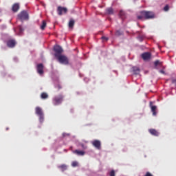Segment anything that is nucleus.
Listing matches in <instances>:
<instances>
[{
	"label": "nucleus",
	"mask_w": 176,
	"mask_h": 176,
	"mask_svg": "<svg viewBox=\"0 0 176 176\" xmlns=\"http://www.w3.org/2000/svg\"><path fill=\"white\" fill-rule=\"evenodd\" d=\"M7 46H8V47H13L14 46H16V41L13 39L8 40L7 42Z\"/></svg>",
	"instance_id": "nucleus-10"
},
{
	"label": "nucleus",
	"mask_w": 176,
	"mask_h": 176,
	"mask_svg": "<svg viewBox=\"0 0 176 176\" xmlns=\"http://www.w3.org/2000/svg\"><path fill=\"white\" fill-rule=\"evenodd\" d=\"M84 80L85 82H89V78H85Z\"/></svg>",
	"instance_id": "nucleus-36"
},
{
	"label": "nucleus",
	"mask_w": 176,
	"mask_h": 176,
	"mask_svg": "<svg viewBox=\"0 0 176 176\" xmlns=\"http://www.w3.org/2000/svg\"><path fill=\"white\" fill-rule=\"evenodd\" d=\"M72 167H78L79 166V163L76 161H74L72 163Z\"/></svg>",
	"instance_id": "nucleus-23"
},
{
	"label": "nucleus",
	"mask_w": 176,
	"mask_h": 176,
	"mask_svg": "<svg viewBox=\"0 0 176 176\" xmlns=\"http://www.w3.org/2000/svg\"><path fill=\"white\" fill-rule=\"evenodd\" d=\"M172 83H173V85H175L176 86V79H173L172 80Z\"/></svg>",
	"instance_id": "nucleus-34"
},
{
	"label": "nucleus",
	"mask_w": 176,
	"mask_h": 176,
	"mask_svg": "<svg viewBox=\"0 0 176 176\" xmlns=\"http://www.w3.org/2000/svg\"><path fill=\"white\" fill-rule=\"evenodd\" d=\"M36 69L39 75H43V64L39 63L36 66Z\"/></svg>",
	"instance_id": "nucleus-9"
},
{
	"label": "nucleus",
	"mask_w": 176,
	"mask_h": 176,
	"mask_svg": "<svg viewBox=\"0 0 176 176\" xmlns=\"http://www.w3.org/2000/svg\"><path fill=\"white\" fill-rule=\"evenodd\" d=\"M54 51L55 52L54 56L55 57H58V56H61L63 54V48L59 45H55L54 47Z\"/></svg>",
	"instance_id": "nucleus-6"
},
{
	"label": "nucleus",
	"mask_w": 176,
	"mask_h": 176,
	"mask_svg": "<svg viewBox=\"0 0 176 176\" xmlns=\"http://www.w3.org/2000/svg\"><path fill=\"white\" fill-rule=\"evenodd\" d=\"M140 14L141 15L138 16V20H142V19H153L155 17L153 12L149 11H142Z\"/></svg>",
	"instance_id": "nucleus-1"
},
{
	"label": "nucleus",
	"mask_w": 176,
	"mask_h": 176,
	"mask_svg": "<svg viewBox=\"0 0 176 176\" xmlns=\"http://www.w3.org/2000/svg\"><path fill=\"white\" fill-rule=\"evenodd\" d=\"M2 15V10L0 8V16Z\"/></svg>",
	"instance_id": "nucleus-38"
},
{
	"label": "nucleus",
	"mask_w": 176,
	"mask_h": 176,
	"mask_svg": "<svg viewBox=\"0 0 176 176\" xmlns=\"http://www.w3.org/2000/svg\"><path fill=\"white\" fill-rule=\"evenodd\" d=\"M152 104V102H150V107L151 109V112H153V116H156V109L157 107L156 106H153Z\"/></svg>",
	"instance_id": "nucleus-11"
},
{
	"label": "nucleus",
	"mask_w": 176,
	"mask_h": 176,
	"mask_svg": "<svg viewBox=\"0 0 176 176\" xmlns=\"http://www.w3.org/2000/svg\"><path fill=\"white\" fill-rule=\"evenodd\" d=\"M46 28V21H43L42 25H41V30H45Z\"/></svg>",
	"instance_id": "nucleus-21"
},
{
	"label": "nucleus",
	"mask_w": 176,
	"mask_h": 176,
	"mask_svg": "<svg viewBox=\"0 0 176 176\" xmlns=\"http://www.w3.org/2000/svg\"><path fill=\"white\" fill-rule=\"evenodd\" d=\"M19 35H21V34H23V32H24V28H23V27L21 26H19Z\"/></svg>",
	"instance_id": "nucleus-25"
},
{
	"label": "nucleus",
	"mask_w": 176,
	"mask_h": 176,
	"mask_svg": "<svg viewBox=\"0 0 176 176\" xmlns=\"http://www.w3.org/2000/svg\"><path fill=\"white\" fill-rule=\"evenodd\" d=\"M58 89H61V86H60V85H58Z\"/></svg>",
	"instance_id": "nucleus-39"
},
{
	"label": "nucleus",
	"mask_w": 176,
	"mask_h": 176,
	"mask_svg": "<svg viewBox=\"0 0 176 176\" xmlns=\"http://www.w3.org/2000/svg\"><path fill=\"white\" fill-rule=\"evenodd\" d=\"M91 144L96 148V149H101V142L100 140H95L91 142Z\"/></svg>",
	"instance_id": "nucleus-8"
},
{
	"label": "nucleus",
	"mask_w": 176,
	"mask_h": 176,
	"mask_svg": "<svg viewBox=\"0 0 176 176\" xmlns=\"http://www.w3.org/2000/svg\"><path fill=\"white\" fill-rule=\"evenodd\" d=\"M58 168H59V170H60L61 171H65V170L68 168V166L65 164H62V165H58Z\"/></svg>",
	"instance_id": "nucleus-15"
},
{
	"label": "nucleus",
	"mask_w": 176,
	"mask_h": 176,
	"mask_svg": "<svg viewBox=\"0 0 176 176\" xmlns=\"http://www.w3.org/2000/svg\"><path fill=\"white\" fill-rule=\"evenodd\" d=\"M148 131L150 133H151L152 135H155L156 137H157V135H159V132L155 129H149Z\"/></svg>",
	"instance_id": "nucleus-17"
},
{
	"label": "nucleus",
	"mask_w": 176,
	"mask_h": 176,
	"mask_svg": "<svg viewBox=\"0 0 176 176\" xmlns=\"http://www.w3.org/2000/svg\"><path fill=\"white\" fill-rule=\"evenodd\" d=\"M13 60L14 61H15V63H17V61H19V58H17V57H14Z\"/></svg>",
	"instance_id": "nucleus-32"
},
{
	"label": "nucleus",
	"mask_w": 176,
	"mask_h": 176,
	"mask_svg": "<svg viewBox=\"0 0 176 176\" xmlns=\"http://www.w3.org/2000/svg\"><path fill=\"white\" fill-rule=\"evenodd\" d=\"M68 12V9L65 7L58 6L57 9V12L59 16H62V14H65Z\"/></svg>",
	"instance_id": "nucleus-7"
},
{
	"label": "nucleus",
	"mask_w": 176,
	"mask_h": 176,
	"mask_svg": "<svg viewBox=\"0 0 176 176\" xmlns=\"http://www.w3.org/2000/svg\"><path fill=\"white\" fill-rule=\"evenodd\" d=\"M74 153H76L78 156H85L86 153L83 151L75 150Z\"/></svg>",
	"instance_id": "nucleus-14"
},
{
	"label": "nucleus",
	"mask_w": 176,
	"mask_h": 176,
	"mask_svg": "<svg viewBox=\"0 0 176 176\" xmlns=\"http://www.w3.org/2000/svg\"><path fill=\"white\" fill-rule=\"evenodd\" d=\"M160 64V61H159V60H156V61L154 63L155 67L158 66Z\"/></svg>",
	"instance_id": "nucleus-29"
},
{
	"label": "nucleus",
	"mask_w": 176,
	"mask_h": 176,
	"mask_svg": "<svg viewBox=\"0 0 176 176\" xmlns=\"http://www.w3.org/2000/svg\"><path fill=\"white\" fill-rule=\"evenodd\" d=\"M41 97V98L45 100V99L47 98L48 96H47V94H46V93H42Z\"/></svg>",
	"instance_id": "nucleus-22"
},
{
	"label": "nucleus",
	"mask_w": 176,
	"mask_h": 176,
	"mask_svg": "<svg viewBox=\"0 0 176 176\" xmlns=\"http://www.w3.org/2000/svg\"><path fill=\"white\" fill-rule=\"evenodd\" d=\"M35 112L36 115L39 118L40 123H43V121L45 120V114H43V110H42V108L39 107H36Z\"/></svg>",
	"instance_id": "nucleus-3"
},
{
	"label": "nucleus",
	"mask_w": 176,
	"mask_h": 176,
	"mask_svg": "<svg viewBox=\"0 0 176 176\" xmlns=\"http://www.w3.org/2000/svg\"><path fill=\"white\" fill-rule=\"evenodd\" d=\"M110 176H115V170H113L110 172Z\"/></svg>",
	"instance_id": "nucleus-30"
},
{
	"label": "nucleus",
	"mask_w": 176,
	"mask_h": 176,
	"mask_svg": "<svg viewBox=\"0 0 176 176\" xmlns=\"http://www.w3.org/2000/svg\"><path fill=\"white\" fill-rule=\"evenodd\" d=\"M63 98H64L63 95L55 96L52 100L54 105H60L63 102Z\"/></svg>",
	"instance_id": "nucleus-5"
},
{
	"label": "nucleus",
	"mask_w": 176,
	"mask_h": 176,
	"mask_svg": "<svg viewBox=\"0 0 176 176\" xmlns=\"http://www.w3.org/2000/svg\"><path fill=\"white\" fill-rule=\"evenodd\" d=\"M107 14H113V9L109 8L106 10Z\"/></svg>",
	"instance_id": "nucleus-20"
},
{
	"label": "nucleus",
	"mask_w": 176,
	"mask_h": 176,
	"mask_svg": "<svg viewBox=\"0 0 176 176\" xmlns=\"http://www.w3.org/2000/svg\"><path fill=\"white\" fill-rule=\"evenodd\" d=\"M119 16L121 17V19H124L126 17V13L123 10H120L119 12Z\"/></svg>",
	"instance_id": "nucleus-19"
},
{
	"label": "nucleus",
	"mask_w": 176,
	"mask_h": 176,
	"mask_svg": "<svg viewBox=\"0 0 176 176\" xmlns=\"http://www.w3.org/2000/svg\"><path fill=\"white\" fill-rule=\"evenodd\" d=\"M123 32L120 30H117L116 32V36H120V35H122Z\"/></svg>",
	"instance_id": "nucleus-24"
},
{
	"label": "nucleus",
	"mask_w": 176,
	"mask_h": 176,
	"mask_svg": "<svg viewBox=\"0 0 176 176\" xmlns=\"http://www.w3.org/2000/svg\"><path fill=\"white\" fill-rule=\"evenodd\" d=\"M6 130H9V128H6Z\"/></svg>",
	"instance_id": "nucleus-41"
},
{
	"label": "nucleus",
	"mask_w": 176,
	"mask_h": 176,
	"mask_svg": "<svg viewBox=\"0 0 176 176\" xmlns=\"http://www.w3.org/2000/svg\"><path fill=\"white\" fill-rule=\"evenodd\" d=\"M80 146H81L82 149H87V146L83 144L82 143H80Z\"/></svg>",
	"instance_id": "nucleus-27"
},
{
	"label": "nucleus",
	"mask_w": 176,
	"mask_h": 176,
	"mask_svg": "<svg viewBox=\"0 0 176 176\" xmlns=\"http://www.w3.org/2000/svg\"><path fill=\"white\" fill-rule=\"evenodd\" d=\"M56 58H57L60 64H63V65H69V59L66 56L63 54L59 55L58 56H56Z\"/></svg>",
	"instance_id": "nucleus-2"
},
{
	"label": "nucleus",
	"mask_w": 176,
	"mask_h": 176,
	"mask_svg": "<svg viewBox=\"0 0 176 176\" xmlns=\"http://www.w3.org/2000/svg\"><path fill=\"white\" fill-rule=\"evenodd\" d=\"M74 25H75V21L74 19H70L69 21V28H74Z\"/></svg>",
	"instance_id": "nucleus-18"
},
{
	"label": "nucleus",
	"mask_w": 176,
	"mask_h": 176,
	"mask_svg": "<svg viewBox=\"0 0 176 176\" xmlns=\"http://www.w3.org/2000/svg\"><path fill=\"white\" fill-rule=\"evenodd\" d=\"M160 74H164V72L163 70H160Z\"/></svg>",
	"instance_id": "nucleus-37"
},
{
	"label": "nucleus",
	"mask_w": 176,
	"mask_h": 176,
	"mask_svg": "<svg viewBox=\"0 0 176 176\" xmlns=\"http://www.w3.org/2000/svg\"><path fill=\"white\" fill-rule=\"evenodd\" d=\"M144 38H145V36H139L138 37V41H140V42H142V41H144Z\"/></svg>",
	"instance_id": "nucleus-26"
},
{
	"label": "nucleus",
	"mask_w": 176,
	"mask_h": 176,
	"mask_svg": "<svg viewBox=\"0 0 176 176\" xmlns=\"http://www.w3.org/2000/svg\"><path fill=\"white\" fill-rule=\"evenodd\" d=\"M18 18L19 19V20H21V21H24V20H28V12H27V11L25 10L21 12L20 14H18Z\"/></svg>",
	"instance_id": "nucleus-4"
},
{
	"label": "nucleus",
	"mask_w": 176,
	"mask_h": 176,
	"mask_svg": "<svg viewBox=\"0 0 176 176\" xmlns=\"http://www.w3.org/2000/svg\"><path fill=\"white\" fill-rule=\"evenodd\" d=\"M144 176H153L151 173L147 172Z\"/></svg>",
	"instance_id": "nucleus-31"
},
{
	"label": "nucleus",
	"mask_w": 176,
	"mask_h": 176,
	"mask_svg": "<svg viewBox=\"0 0 176 176\" xmlns=\"http://www.w3.org/2000/svg\"><path fill=\"white\" fill-rule=\"evenodd\" d=\"M142 58H143V60H149V58H151V53L145 52L142 54Z\"/></svg>",
	"instance_id": "nucleus-12"
},
{
	"label": "nucleus",
	"mask_w": 176,
	"mask_h": 176,
	"mask_svg": "<svg viewBox=\"0 0 176 176\" xmlns=\"http://www.w3.org/2000/svg\"><path fill=\"white\" fill-rule=\"evenodd\" d=\"M133 72L134 75H138L140 72V68L138 67H133Z\"/></svg>",
	"instance_id": "nucleus-16"
},
{
	"label": "nucleus",
	"mask_w": 176,
	"mask_h": 176,
	"mask_svg": "<svg viewBox=\"0 0 176 176\" xmlns=\"http://www.w3.org/2000/svg\"><path fill=\"white\" fill-rule=\"evenodd\" d=\"M168 9H170V7H168V5H166V6L164 8V12H168Z\"/></svg>",
	"instance_id": "nucleus-28"
},
{
	"label": "nucleus",
	"mask_w": 176,
	"mask_h": 176,
	"mask_svg": "<svg viewBox=\"0 0 176 176\" xmlns=\"http://www.w3.org/2000/svg\"><path fill=\"white\" fill-rule=\"evenodd\" d=\"M12 12H17L19 9H20V4L19 3H14L13 6H12Z\"/></svg>",
	"instance_id": "nucleus-13"
},
{
	"label": "nucleus",
	"mask_w": 176,
	"mask_h": 176,
	"mask_svg": "<svg viewBox=\"0 0 176 176\" xmlns=\"http://www.w3.org/2000/svg\"><path fill=\"white\" fill-rule=\"evenodd\" d=\"M102 39H103V41H108V37L102 36Z\"/></svg>",
	"instance_id": "nucleus-33"
},
{
	"label": "nucleus",
	"mask_w": 176,
	"mask_h": 176,
	"mask_svg": "<svg viewBox=\"0 0 176 176\" xmlns=\"http://www.w3.org/2000/svg\"><path fill=\"white\" fill-rule=\"evenodd\" d=\"M65 135H69V133H63V137H65Z\"/></svg>",
	"instance_id": "nucleus-35"
},
{
	"label": "nucleus",
	"mask_w": 176,
	"mask_h": 176,
	"mask_svg": "<svg viewBox=\"0 0 176 176\" xmlns=\"http://www.w3.org/2000/svg\"><path fill=\"white\" fill-rule=\"evenodd\" d=\"M3 28H6V25H3Z\"/></svg>",
	"instance_id": "nucleus-40"
}]
</instances>
